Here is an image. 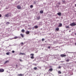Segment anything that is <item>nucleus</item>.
Returning a JSON list of instances; mask_svg holds the SVG:
<instances>
[{"mask_svg": "<svg viewBox=\"0 0 76 76\" xmlns=\"http://www.w3.org/2000/svg\"><path fill=\"white\" fill-rule=\"evenodd\" d=\"M21 45H23L24 44L23 43V42H22L20 43Z\"/></svg>", "mask_w": 76, "mask_h": 76, "instance_id": "nucleus-26", "label": "nucleus"}, {"mask_svg": "<svg viewBox=\"0 0 76 76\" xmlns=\"http://www.w3.org/2000/svg\"><path fill=\"white\" fill-rule=\"evenodd\" d=\"M75 6L76 7V4H75Z\"/></svg>", "mask_w": 76, "mask_h": 76, "instance_id": "nucleus-40", "label": "nucleus"}, {"mask_svg": "<svg viewBox=\"0 0 76 76\" xmlns=\"http://www.w3.org/2000/svg\"><path fill=\"white\" fill-rule=\"evenodd\" d=\"M6 24H10V23L9 22H7Z\"/></svg>", "mask_w": 76, "mask_h": 76, "instance_id": "nucleus-28", "label": "nucleus"}, {"mask_svg": "<svg viewBox=\"0 0 76 76\" xmlns=\"http://www.w3.org/2000/svg\"><path fill=\"white\" fill-rule=\"evenodd\" d=\"M19 76H24V75L23 74H19Z\"/></svg>", "mask_w": 76, "mask_h": 76, "instance_id": "nucleus-17", "label": "nucleus"}, {"mask_svg": "<svg viewBox=\"0 0 76 76\" xmlns=\"http://www.w3.org/2000/svg\"><path fill=\"white\" fill-rule=\"evenodd\" d=\"M12 53H15V51H14V50H12Z\"/></svg>", "mask_w": 76, "mask_h": 76, "instance_id": "nucleus-31", "label": "nucleus"}, {"mask_svg": "<svg viewBox=\"0 0 76 76\" xmlns=\"http://www.w3.org/2000/svg\"><path fill=\"white\" fill-rule=\"evenodd\" d=\"M35 28H36V29H37V28H38V26H35Z\"/></svg>", "mask_w": 76, "mask_h": 76, "instance_id": "nucleus-19", "label": "nucleus"}, {"mask_svg": "<svg viewBox=\"0 0 76 76\" xmlns=\"http://www.w3.org/2000/svg\"><path fill=\"white\" fill-rule=\"evenodd\" d=\"M34 4H36V2L35 1H34Z\"/></svg>", "mask_w": 76, "mask_h": 76, "instance_id": "nucleus-34", "label": "nucleus"}, {"mask_svg": "<svg viewBox=\"0 0 76 76\" xmlns=\"http://www.w3.org/2000/svg\"><path fill=\"white\" fill-rule=\"evenodd\" d=\"M21 31L22 32H25V30L24 29H22Z\"/></svg>", "mask_w": 76, "mask_h": 76, "instance_id": "nucleus-18", "label": "nucleus"}, {"mask_svg": "<svg viewBox=\"0 0 76 76\" xmlns=\"http://www.w3.org/2000/svg\"><path fill=\"white\" fill-rule=\"evenodd\" d=\"M20 55H24L25 56L26 55V54L24 53H20Z\"/></svg>", "mask_w": 76, "mask_h": 76, "instance_id": "nucleus-7", "label": "nucleus"}, {"mask_svg": "<svg viewBox=\"0 0 76 76\" xmlns=\"http://www.w3.org/2000/svg\"><path fill=\"white\" fill-rule=\"evenodd\" d=\"M53 69L52 68H50L49 69V71L52 72V71H53Z\"/></svg>", "mask_w": 76, "mask_h": 76, "instance_id": "nucleus-16", "label": "nucleus"}, {"mask_svg": "<svg viewBox=\"0 0 76 76\" xmlns=\"http://www.w3.org/2000/svg\"><path fill=\"white\" fill-rule=\"evenodd\" d=\"M20 35L21 37H22V38H23V37H24V36L23 34H20Z\"/></svg>", "mask_w": 76, "mask_h": 76, "instance_id": "nucleus-10", "label": "nucleus"}, {"mask_svg": "<svg viewBox=\"0 0 76 76\" xmlns=\"http://www.w3.org/2000/svg\"><path fill=\"white\" fill-rule=\"evenodd\" d=\"M57 15L60 16H61V12H59L57 13Z\"/></svg>", "mask_w": 76, "mask_h": 76, "instance_id": "nucleus-8", "label": "nucleus"}, {"mask_svg": "<svg viewBox=\"0 0 76 76\" xmlns=\"http://www.w3.org/2000/svg\"><path fill=\"white\" fill-rule=\"evenodd\" d=\"M1 15H0V18H1Z\"/></svg>", "mask_w": 76, "mask_h": 76, "instance_id": "nucleus-36", "label": "nucleus"}, {"mask_svg": "<svg viewBox=\"0 0 76 76\" xmlns=\"http://www.w3.org/2000/svg\"><path fill=\"white\" fill-rule=\"evenodd\" d=\"M62 26V24L61 23H59V25L58 26V27H61Z\"/></svg>", "mask_w": 76, "mask_h": 76, "instance_id": "nucleus-6", "label": "nucleus"}, {"mask_svg": "<svg viewBox=\"0 0 76 76\" xmlns=\"http://www.w3.org/2000/svg\"><path fill=\"white\" fill-rule=\"evenodd\" d=\"M16 66L18 67V65H16Z\"/></svg>", "mask_w": 76, "mask_h": 76, "instance_id": "nucleus-38", "label": "nucleus"}, {"mask_svg": "<svg viewBox=\"0 0 76 76\" xmlns=\"http://www.w3.org/2000/svg\"><path fill=\"white\" fill-rule=\"evenodd\" d=\"M48 48L49 49H50V48H51V47L50 46H48Z\"/></svg>", "mask_w": 76, "mask_h": 76, "instance_id": "nucleus-30", "label": "nucleus"}, {"mask_svg": "<svg viewBox=\"0 0 76 76\" xmlns=\"http://www.w3.org/2000/svg\"><path fill=\"white\" fill-rule=\"evenodd\" d=\"M45 40V39H44V38L42 39V41H44Z\"/></svg>", "mask_w": 76, "mask_h": 76, "instance_id": "nucleus-24", "label": "nucleus"}, {"mask_svg": "<svg viewBox=\"0 0 76 76\" xmlns=\"http://www.w3.org/2000/svg\"><path fill=\"white\" fill-rule=\"evenodd\" d=\"M37 19H38V20H39V19H40V17L39 16V17H37Z\"/></svg>", "mask_w": 76, "mask_h": 76, "instance_id": "nucleus-14", "label": "nucleus"}, {"mask_svg": "<svg viewBox=\"0 0 76 76\" xmlns=\"http://www.w3.org/2000/svg\"><path fill=\"white\" fill-rule=\"evenodd\" d=\"M46 42V41H45V42Z\"/></svg>", "mask_w": 76, "mask_h": 76, "instance_id": "nucleus-42", "label": "nucleus"}, {"mask_svg": "<svg viewBox=\"0 0 76 76\" xmlns=\"http://www.w3.org/2000/svg\"><path fill=\"white\" fill-rule=\"evenodd\" d=\"M21 7H19V9H20Z\"/></svg>", "mask_w": 76, "mask_h": 76, "instance_id": "nucleus-37", "label": "nucleus"}, {"mask_svg": "<svg viewBox=\"0 0 76 76\" xmlns=\"http://www.w3.org/2000/svg\"><path fill=\"white\" fill-rule=\"evenodd\" d=\"M69 32H71V31H69Z\"/></svg>", "mask_w": 76, "mask_h": 76, "instance_id": "nucleus-39", "label": "nucleus"}, {"mask_svg": "<svg viewBox=\"0 0 76 76\" xmlns=\"http://www.w3.org/2000/svg\"><path fill=\"white\" fill-rule=\"evenodd\" d=\"M7 55H9V53L7 52L6 53Z\"/></svg>", "mask_w": 76, "mask_h": 76, "instance_id": "nucleus-27", "label": "nucleus"}, {"mask_svg": "<svg viewBox=\"0 0 76 76\" xmlns=\"http://www.w3.org/2000/svg\"><path fill=\"white\" fill-rule=\"evenodd\" d=\"M26 34H29V31H27L26 32Z\"/></svg>", "mask_w": 76, "mask_h": 76, "instance_id": "nucleus-11", "label": "nucleus"}, {"mask_svg": "<svg viewBox=\"0 0 76 76\" xmlns=\"http://www.w3.org/2000/svg\"><path fill=\"white\" fill-rule=\"evenodd\" d=\"M60 56L61 57H66V55L64 54H61Z\"/></svg>", "mask_w": 76, "mask_h": 76, "instance_id": "nucleus-3", "label": "nucleus"}, {"mask_svg": "<svg viewBox=\"0 0 76 76\" xmlns=\"http://www.w3.org/2000/svg\"><path fill=\"white\" fill-rule=\"evenodd\" d=\"M58 73H59V74H61V72L60 71H58Z\"/></svg>", "mask_w": 76, "mask_h": 76, "instance_id": "nucleus-13", "label": "nucleus"}, {"mask_svg": "<svg viewBox=\"0 0 76 76\" xmlns=\"http://www.w3.org/2000/svg\"><path fill=\"white\" fill-rule=\"evenodd\" d=\"M9 61H6L4 63V64H6V63H7L9 62Z\"/></svg>", "mask_w": 76, "mask_h": 76, "instance_id": "nucleus-12", "label": "nucleus"}, {"mask_svg": "<svg viewBox=\"0 0 76 76\" xmlns=\"http://www.w3.org/2000/svg\"><path fill=\"white\" fill-rule=\"evenodd\" d=\"M20 61H23L21 59H20Z\"/></svg>", "mask_w": 76, "mask_h": 76, "instance_id": "nucleus-35", "label": "nucleus"}, {"mask_svg": "<svg viewBox=\"0 0 76 76\" xmlns=\"http://www.w3.org/2000/svg\"><path fill=\"white\" fill-rule=\"evenodd\" d=\"M55 31H59V28H57L55 29Z\"/></svg>", "mask_w": 76, "mask_h": 76, "instance_id": "nucleus-9", "label": "nucleus"}, {"mask_svg": "<svg viewBox=\"0 0 76 76\" xmlns=\"http://www.w3.org/2000/svg\"><path fill=\"white\" fill-rule=\"evenodd\" d=\"M17 38H18V37H14V39H17Z\"/></svg>", "mask_w": 76, "mask_h": 76, "instance_id": "nucleus-29", "label": "nucleus"}, {"mask_svg": "<svg viewBox=\"0 0 76 76\" xmlns=\"http://www.w3.org/2000/svg\"><path fill=\"white\" fill-rule=\"evenodd\" d=\"M34 70H37V67H35L34 68Z\"/></svg>", "mask_w": 76, "mask_h": 76, "instance_id": "nucleus-20", "label": "nucleus"}, {"mask_svg": "<svg viewBox=\"0 0 76 76\" xmlns=\"http://www.w3.org/2000/svg\"><path fill=\"white\" fill-rule=\"evenodd\" d=\"M30 56H31V58H32L33 59V58H34V54L33 53L31 54H30Z\"/></svg>", "mask_w": 76, "mask_h": 76, "instance_id": "nucleus-2", "label": "nucleus"}, {"mask_svg": "<svg viewBox=\"0 0 76 76\" xmlns=\"http://www.w3.org/2000/svg\"><path fill=\"white\" fill-rule=\"evenodd\" d=\"M58 4L60 5L61 4V3L59 2L58 3Z\"/></svg>", "mask_w": 76, "mask_h": 76, "instance_id": "nucleus-32", "label": "nucleus"}, {"mask_svg": "<svg viewBox=\"0 0 76 76\" xmlns=\"http://www.w3.org/2000/svg\"><path fill=\"white\" fill-rule=\"evenodd\" d=\"M75 63H76V61H75Z\"/></svg>", "mask_w": 76, "mask_h": 76, "instance_id": "nucleus-41", "label": "nucleus"}, {"mask_svg": "<svg viewBox=\"0 0 76 76\" xmlns=\"http://www.w3.org/2000/svg\"><path fill=\"white\" fill-rule=\"evenodd\" d=\"M69 59H67V60H66V62H69Z\"/></svg>", "mask_w": 76, "mask_h": 76, "instance_id": "nucleus-23", "label": "nucleus"}, {"mask_svg": "<svg viewBox=\"0 0 76 76\" xmlns=\"http://www.w3.org/2000/svg\"><path fill=\"white\" fill-rule=\"evenodd\" d=\"M17 7V9H19V6L18 5Z\"/></svg>", "mask_w": 76, "mask_h": 76, "instance_id": "nucleus-22", "label": "nucleus"}, {"mask_svg": "<svg viewBox=\"0 0 76 76\" xmlns=\"http://www.w3.org/2000/svg\"><path fill=\"white\" fill-rule=\"evenodd\" d=\"M70 25L71 26H76V22H73L71 24H70Z\"/></svg>", "mask_w": 76, "mask_h": 76, "instance_id": "nucleus-1", "label": "nucleus"}, {"mask_svg": "<svg viewBox=\"0 0 76 76\" xmlns=\"http://www.w3.org/2000/svg\"><path fill=\"white\" fill-rule=\"evenodd\" d=\"M4 71V69H0V72H3Z\"/></svg>", "mask_w": 76, "mask_h": 76, "instance_id": "nucleus-5", "label": "nucleus"}, {"mask_svg": "<svg viewBox=\"0 0 76 76\" xmlns=\"http://www.w3.org/2000/svg\"><path fill=\"white\" fill-rule=\"evenodd\" d=\"M58 69H61V66H59L58 67Z\"/></svg>", "mask_w": 76, "mask_h": 76, "instance_id": "nucleus-33", "label": "nucleus"}, {"mask_svg": "<svg viewBox=\"0 0 76 76\" xmlns=\"http://www.w3.org/2000/svg\"><path fill=\"white\" fill-rule=\"evenodd\" d=\"M33 7V5H31L30 6V8H32Z\"/></svg>", "mask_w": 76, "mask_h": 76, "instance_id": "nucleus-25", "label": "nucleus"}, {"mask_svg": "<svg viewBox=\"0 0 76 76\" xmlns=\"http://www.w3.org/2000/svg\"><path fill=\"white\" fill-rule=\"evenodd\" d=\"M66 28H69V26H66Z\"/></svg>", "mask_w": 76, "mask_h": 76, "instance_id": "nucleus-21", "label": "nucleus"}, {"mask_svg": "<svg viewBox=\"0 0 76 76\" xmlns=\"http://www.w3.org/2000/svg\"><path fill=\"white\" fill-rule=\"evenodd\" d=\"M5 16L6 17H7V18H9V17L10 16V15H9V14H7L5 15Z\"/></svg>", "mask_w": 76, "mask_h": 76, "instance_id": "nucleus-4", "label": "nucleus"}, {"mask_svg": "<svg viewBox=\"0 0 76 76\" xmlns=\"http://www.w3.org/2000/svg\"><path fill=\"white\" fill-rule=\"evenodd\" d=\"M43 12H43V11H42V10H41L40 11V13H43Z\"/></svg>", "mask_w": 76, "mask_h": 76, "instance_id": "nucleus-15", "label": "nucleus"}]
</instances>
